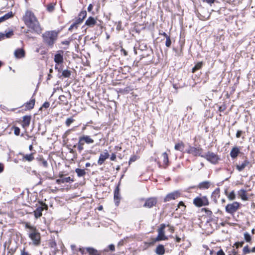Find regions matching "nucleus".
Listing matches in <instances>:
<instances>
[{
    "mask_svg": "<svg viewBox=\"0 0 255 255\" xmlns=\"http://www.w3.org/2000/svg\"><path fill=\"white\" fill-rule=\"evenodd\" d=\"M58 33L59 32L55 30L45 32L42 34L43 42L50 47H52L57 39Z\"/></svg>",
    "mask_w": 255,
    "mask_h": 255,
    "instance_id": "nucleus-1",
    "label": "nucleus"
},
{
    "mask_svg": "<svg viewBox=\"0 0 255 255\" xmlns=\"http://www.w3.org/2000/svg\"><path fill=\"white\" fill-rule=\"evenodd\" d=\"M202 157L206 159L213 164H218L219 160H220V157L217 154L210 151L202 155Z\"/></svg>",
    "mask_w": 255,
    "mask_h": 255,
    "instance_id": "nucleus-2",
    "label": "nucleus"
},
{
    "mask_svg": "<svg viewBox=\"0 0 255 255\" xmlns=\"http://www.w3.org/2000/svg\"><path fill=\"white\" fill-rule=\"evenodd\" d=\"M22 20L25 24L27 26L28 29L26 32L28 33L32 29V12L30 10H27L22 16Z\"/></svg>",
    "mask_w": 255,
    "mask_h": 255,
    "instance_id": "nucleus-3",
    "label": "nucleus"
},
{
    "mask_svg": "<svg viewBox=\"0 0 255 255\" xmlns=\"http://www.w3.org/2000/svg\"><path fill=\"white\" fill-rule=\"evenodd\" d=\"M240 203L234 202L232 204H229L226 206V211L231 214H234L239 208Z\"/></svg>",
    "mask_w": 255,
    "mask_h": 255,
    "instance_id": "nucleus-4",
    "label": "nucleus"
},
{
    "mask_svg": "<svg viewBox=\"0 0 255 255\" xmlns=\"http://www.w3.org/2000/svg\"><path fill=\"white\" fill-rule=\"evenodd\" d=\"M193 203L197 207H201L208 205L209 202L207 198L205 196H204L202 198H195L194 199Z\"/></svg>",
    "mask_w": 255,
    "mask_h": 255,
    "instance_id": "nucleus-5",
    "label": "nucleus"
},
{
    "mask_svg": "<svg viewBox=\"0 0 255 255\" xmlns=\"http://www.w3.org/2000/svg\"><path fill=\"white\" fill-rule=\"evenodd\" d=\"M43 28L36 17L33 14V32L39 34L41 33Z\"/></svg>",
    "mask_w": 255,
    "mask_h": 255,
    "instance_id": "nucleus-6",
    "label": "nucleus"
},
{
    "mask_svg": "<svg viewBox=\"0 0 255 255\" xmlns=\"http://www.w3.org/2000/svg\"><path fill=\"white\" fill-rule=\"evenodd\" d=\"M166 227L165 224H161L158 230V236L156 238V241H164L167 239V238L164 235V229Z\"/></svg>",
    "mask_w": 255,
    "mask_h": 255,
    "instance_id": "nucleus-7",
    "label": "nucleus"
},
{
    "mask_svg": "<svg viewBox=\"0 0 255 255\" xmlns=\"http://www.w3.org/2000/svg\"><path fill=\"white\" fill-rule=\"evenodd\" d=\"M180 193L178 191H175L168 194L164 198V202H166L171 200H175L180 196Z\"/></svg>",
    "mask_w": 255,
    "mask_h": 255,
    "instance_id": "nucleus-8",
    "label": "nucleus"
},
{
    "mask_svg": "<svg viewBox=\"0 0 255 255\" xmlns=\"http://www.w3.org/2000/svg\"><path fill=\"white\" fill-rule=\"evenodd\" d=\"M157 202L156 198L151 197L147 199L143 205L144 207L151 208L155 206Z\"/></svg>",
    "mask_w": 255,
    "mask_h": 255,
    "instance_id": "nucleus-9",
    "label": "nucleus"
},
{
    "mask_svg": "<svg viewBox=\"0 0 255 255\" xmlns=\"http://www.w3.org/2000/svg\"><path fill=\"white\" fill-rule=\"evenodd\" d=\"M63 54L64 51L62 50H59L57 53L54 55V61L57 64H60L63 63Z\"/></svg>",
    "mask_w": 255,
    "mask_h": 255,
    "instance_id": "nucleus-10",
    "label": "nucleus"
},
{
    "mask_svg": "<svg viewBox=\"0 0 255 255\" xmlns=\"http://www.w3.org/2000/svg\"><path fill=\"white\" fill-rule=\"evenodd\" d=\"M202 148H196L193 146H190L187 150V152L192 154L194 156H199L202 157L201 152Z\"/></svg>",
    "mask_w": 255,
    "mask_h": 255,
    "instance_id": "nucleus-11",
    "label": "nucleus"
},
{
    "mask_svg": "<svg viewBox=\"0 0 255 255\" xmlns=\"http://www.w3.org/2000/svg\"><path fill=\"white\" fill-rule=\"evenodd\" d=\"M40 243V235L33 227V244L38 245Z\"/></svg>",
    "mask_w": 255,
    "mask_h": 255,
    "instance_id": "nucleus-12",
    "label": "nucleus"
},
{
    "mask_svg": "<svg viewBox=\"0 0 255 255\" xmlns=\"http://www.w3.org/2000/svg\"><path fill=\"white\" fill-rule=\"evenodd\" d=\"M109 154L107 150H105L104 152L101 153L100 155L99 158L98 160V164L100 165H102L105 161L109 157Z\"/></svg>",
    "mask_w": 255,
    "mask_h": 255,
    "instance_id": "nucleus-13",
    "label": "nucleus"
},
{
    "mask_svg": "<svg viewBox=\"0 0 255 255\" xmlns=\"http://www.w3.org/2000/svg\"><path fill=\"white\" fill-rule=\"evenodd\" d=\"M47 208L46 206H44L43 204H40L36 209L34 211V216L36 218H38L42 216V212L44 209Z\"/></svg>",
    "mask_w": 255,
    "mask_h": 255,
    "instance_id": "nucleus-14",
    "label": "nucleus"
},
{
    "mask_svg": "<svg viewBox=\"0 0 255 255\" xmlns=\"http://www.w3.org/2000/svg\"><path fill=\"white\" fill-rule=\"evenodd\" d=\"M120 200V188L119 186H117L114 191V201L116 206L119 205Z\"/></svg>",
    "mask_w": 255,
    "mask_h": 255,
    "instance_id": "nucleus-15",
    "label": "nucleus"
},
{
    "mask_svg": "<svg viewBox=\"0 0 255 255\" xmlns=\"http://www.w3.org/2000/svg\"><path fill=\"white\" fill-rule=\"evenodd\" d=\"M74 180L70 177H64L63 175L60 176V178L56 180V182L58 184L64 183H71Z\"/></svg>",
    "mask_w": 255,
    "mask_h": 255,
    "instance_id": "nucleus-16",
    "label": "nucleus"
},
{
    "mask_svg": "<svg viewBox=\"0 0 255 255\" xmlns=\"http://www.w3.org/2000/svg\"><path fill=\"white\" fill-rule=\"evenodd\" d=\"M97 24L96 18L94 17L90 16L86 20L85 25L90 27H93Z\"/></svg>",
    "mask_w": 255,
    "mask_h": 255,
    "instance_id": "nucleus-17",
    "label": "nucleus"
},
{
    "mask_svg": "<svg viewBox=\"0 0 255 255\" xmlns=\"http://www.w3.org/2000/svg\"><path fill=\"white\" fill-rule=\"evenodd\" d=\"M79 139L84 143L91 144L94 143V140L89 135H83L79 137Z\"/></svg>",
    "mask_w": 255,
    "mask_h": 255,
    "instance_id": "nucleus-18",
    "label": "nucleus"
},
{
    "mask_svg": "<svg viewBox=\"0 0 255 255\" xmlns=\"http://www.w3.org/2000/svg\"><path fill=\"white\" fill-rule=\"evenodd\" d=\"M14 55L16 58L19 59L24 57L25 52L23 49L18 48L14 52Z\"/></svg>",
    "mask_w": 255,
    "mask_h": 255,
    "instance_id": "nucleus-19",
    "label": "nucleus"
},
{
    "mask_svg": "<svg viewBox=\"0 0 255 255\" xmlns=\"http://www.w3.org/2000/svg\"><path fill=\"white\" fill-rule=\"evenodd\" d=\"M240 152V147L235 146L232 149L230 152V156L232 158L235 159L238 156Z\"/></svg>",
    "mask_w": 255,
    "mask_h": 255,
    "instance_id": "nucleus-20",
    "label": "nucleus"
},
{
    "mask_svg": "<svg viewBox=\"0 0 255 255\" xmlns=\"http://www.w3.org/2000/svg\"><path fill=\"white\" fill-rule=\"evenodd\" d=\"M250 162L248 160L246 159L241 165H237L236 168L239 171L243 170L249 164Z\"/></svg>",
    "mask_w": 255,
    "mask_h": 255,
    "instance_id": "nucleus-21",
    "label": "nucleus"
},
{
    "mask_svg": "<svg viewBox=\"0 0 255 255\" xmlns=\"http://www.w3.org/2000/svg\"><path fill=\"white\" fill-rule=\"evenodd\" d=\"M19 154V155L22 156V158L21 159V160L22 161H27L30 162V161H32V153H30L29 154H25L24 153L20 152Z\"/></svg>",
    "mask_w": 255,
    "mask_h": 255,
    "instance_id": "nucleus-22",
    "label": "nucleus"
},
{
    "mask_svg": "<svg viewBox=\"0 0 255 255\" xmlns=\"http://www.w3.org/2000/svg\"><path fill=\"white\" fill-rule=\"evenodd\" d=\"M155 253L158 255H163L165 253L164 246L162 245H158L156 248Z\"/></svg>",
    "mask_w": 255,
    "mask_h": 255,
    "instance_id": "nucleus-23",
    "label": "nucleus"
},
{
    "mask_svg": "<svg viewBox=\"0 0 255 255\" xmlns=\"http://www.w3.org/2000/svg\"><path fill=\"white\" fill-rule=\"evenodd\" d=\"M13 16L12 12L11 11L8 12L5 14L4 15L0 17V23L5 20L9 19Z\"/></svg>",
    "mask_w": 255,
    "mask_h": 255,
    "instance_id": "nucleus-24",
    "label": "nucleus"
},
{
    "mask_svg": "<svg viewBox=\"0 0 255 255\" xmlns=\"http://www.w3.org/2000/svg\"><path fill=\"white\" fill-rule=\"evenodd\" d=\"M30 116H24L23 117L22 126L23 127H28L30 122Z\"/></svg>",
    "mask_w": 255,
    "mask_h": 255,
    "instance_id": "nucleus-25",
    "label": "nucleus"
},
{
    "mask_svg": "<svg viewBox=\"0 0 255 255\" xmlns=\"http://www.w3.org/2000/svg\"><path fill=\"white\" fill-rule=\"evenodd\" d=\"M238 195L243 200L246 201L248 200V197L246 195V191L244 189H241L238 192Z\"/></svg>",
    "mask_w": 255,
    "mask_h": 255,
    "instance_id": "nucleus-26",
    "label": "nucleus"
},
{
    "mask_svg": "<svg viewBox=\"0 0 255 255\" xmlns=\"http://www.w3.org/2000/svg\"><path fill=\"white\" fill-rule=\"evenodd\" d=\"M86 251L90 254V255H101L98 253V251L96 250L93 248H86Z\"/></svg>",
    "mask_w": 255,
    "mask_h": 255,
    "instance_id": "nucleus-27",
    "label": "nucleus"
},
{
    "mask_svg": "<svg viewBox=\"0 0 255 255\" xmlns=\"http://www.w3.org/2000/svg\"><path fill=\"white\" fill-rule=\"evenodd\" d=\"M184 147V144L182 142L177 143L175 145L174 148L177 150L183 151Z\"/></svg>",
    "mask_w": 255,
    "mask_h": 255,
    "instance_id": "nucleus-28",
    "label": "nucleus"
},
{
    "mask_svg": "<svg viewBox=\"0 0 255 255\" xmlns=\"http://www.w3.org/2000/svg\"><path fill=\"white\" fill-rule=\"evenodd\" d=\"M75 172L77 174V176L78 177L84 176L86 174V171L84 169L76 168L75 169Z\"/></svg>",
    "mask_w": 255,
    "mask_h": 255,
    "instance_id": "nucleus-29",
    "label": "nucleus"
},
{
    "mask_svg": "<svg viewBox=\"0 0 255 255\" xmlns=\"http://www.w3.org/2000/svg\"><path fill=\"white\" fill-rule=\"evenodd\" d=\"M210 186V182L208 181H204L201 182L199 185V187L201 189H208Z\"/></svg>",
    "mask_w": 255,
    "mask_h": 255,
    "instance_id": "nucleus-30",
    "label": "nucleus"
},
{
    "mask_svg": "<svg viewBox=\"0 0 255 255\" xmlns=\"http://www.w3.org/2000/svg\"><path fill=\"white\" fill-rule=\"evenodd\" d=\"M202 66H203V62H198L195 65V66L194 67H193L192 70V72L193 73L195 72V71H196L197 70H199L200 69H201L202 68Z\"/></svg>",
    "mask_w": 255,
    "mask_h": 255,
    "instance_id": "nucleus-31",
    "label": "nucleus"
},
{
    "mask_svg": "<svg viewBox=\"0 0 255 255\" xmlns=\"http://www.w3.org/2000/svg\"><path fill=\"white\" fill-rule=\"evenodd\" d=\"M71 74V72L68 70H64L62 71V76L65 78H69Z\"/></svg>",
    "mask_w": 255,
    "mask_h": 255,
    "instance_id": "nucleus-32",
    "label": "nucleus"
},
{
    "mask_svg": "<svg viewBox=\"0 0 255 255\" xmlns=\"http://www.w3.org/2000/svg\"><path fill=\"white\" fill-rule=\"evenodd\" d=\"M84 145V143L82 142L81 140L79 139V141L77 144V148L78 151L81 152L83 150V145Z\"/></svg>",
    "mask_w": 255,
    "mask_h": 255,
    "instance_id": "nucleus-33",
    "label": "nucleus"
},
{
    "mask_svg": "<svg viewBox=\"0 0 255 255\" xmlns=\"http://www.w3.org/2000/svg\"><path fill=\"white\" fill-rule=\"evenodd\" d=\"M162 156L163 158V162L166 164V165H167L168 163V155L166 152H164L162 153Z\"/></svg>",
    "mask_w": 255,
    "mask_h": 255,
    "instance_id": "nucleus-34",
    "label": "nucleus"
},
{
    "mask_svg": "<svg viewBox=\"0 0 255 255\" xmlns=\"http://www.w3.org/2000/svg\"><path fill=\"white\" fill-rule=\"evenodd\" d=\"M87 16V12L86 10L82 11L79 14L78 16L82 19V20H84Z\"/></svg>",
    "mask_w": 255,
    "mask_h": 255,
    "instance_id": "nucleus-35",
    "label": "nucleus"
},
{
    "mask_svg": "<svg viewBox=\"0 0 255 255\" xmlns=\"http://www.w3.org/2000/svg\"><path fill=\"white\" fill-rule=\"evenodd\" d=\"M228 197L230 200H235L236 198L235 192L234 191H232L231 192H230L229 194L228 195Z\"/></svg>",
    "mask_w": 255,
    "mask_h": 255,
    "instance_id": "nucleus-36",
    "label": "nucleus"
},
{
    "mask_svg": "<svg viewBox=\"0 0 255 255\" xmlns=\"http://www.w3.org/2000/svg\"><path fill=\"white\" fill-rule=\"evenodd\" d=\"M178 208L180 209L181 211H184L185 210L186 206L182 201H180L178 204Z\"/></svg>",
    "mask_w": 255,
    "mask_h": 255,
    "instance_id": "nucleus-37",
    "label": "nucleus"
},
{
    "mask_svg": "<svg viewBox=\"0 0 255 255\" xmlns=\"http://www.w3.org/2000/svg\"><path fill=\"white\" fill-rule=\"evenodd\" d=\"M74 121V120L72 118H68L65 124L67 127H69L70 125Z\"/></svg>",
    "mask_w": 255,
    "mask_h": 255,
    "instance_id": "nucleus-38",
    "label": "nucleus"
},
{
    "mask_svg": "<svg viewBox=\"0 0 255 255\" xmlns=\"http://www.w3.org/2000/svg\"><path fill=\"white\" fill-rule=\"evenodd\" d=\"M244 238H245V240L247 242H250L252 239L250 235L247 232H246L244 234Z\"/></svg>",
    "mask_w": 255,
    "mask_h": 255,
    "instance_id": "nucleus-39",
    "label": "nucleus"
},
{
    "mask_svg": "<svg viewBox=\"0 0 255 255\" xmlns=\"http://www.w3.org/2000/svg\"><path fill=\"white\" fill-rule=\"evenodd\" d=\"M54 5L55 4H53L52 3L49 4L47 6V9L49 12H52L54 9Z\"/></svg>",
    "mask_w": 255,
    "mask_h": 255,
    "instance_id": "nucleus-40",
    "label": "nucleus"
},
{
    "mask_svg": "<svg viewBox=\"0 0 255 255\" xmlns=\"http://www.w3.org/2000/svg\"><path fill=\"white\" fill-rule=\"evenodd\" d=\"M171 44V41L170 39V36L167 37V38H166L165 45L166 47H170Z\"/></svg>",
    "mask_w": 255,
    "mask_h": 255,
    "instance_id": "nucleus-41",
    "label": "nucleus"
},
{
    "mask_svg": "<svg viewBox=\"0 0 255 255\" xmlns=\"http://www.w3.org/2000/svg\"><path fill=\"white\" fill-rule=\"evenodd\" d=\"M243 252L244 255H246V254H249L250 253H251V251L249 249V247L248 246H246L244 248Z\"/></svg>",
    "mask_w": 255,
    "mask_h": 255,
    "instance_id": "nucleus-42",
    "label": "nucleus"
},
{
    "mask_svg": "<svg viewBox=\"0 0 255 255\" xmlns=\"http://www.w3.org/2000/svg\"><path fill=\"white\" fill-rule=\"evenodd\" d=\"M13 35V31L10 30L7 32H6L5 34H4V37H5L6 38H9Z\"/></svg>",
    "mask_w": 255,
    "mask_h": 255,
    "instance_id": "nucleus-43",
    "label": "nucleus"
},
{
    "mask_svg": "<svg viewBox=\"0 0 255 255\" xmlns=\"http://www.w3.org/2000/svg\"><path fill=\"white\" fill-rule=\"evenodd\" d=\"M39 161H40V163L42 164V165L44 166V167H47V162L46 160H44L42 158H40L39 159Z\"/></svg>",
    "mask_w": 255,
    "mask_h": 255,
    "instance_id": "nucleus-44",
    "label": "nucleus"
},
{
    "mask_svg": "<svg viewBox=\"0 0 255 255\" xmlns=\"http://www.w3.org/2000/svg\"><path fill=\"white\" fill-rule=\"evenodd\" d=\"M137 159V156L136 155H132L129 159V164L131 162L135 161Z\"/></svg>",
    "mask_w": 255,
    "mask_h": 255,
    "instance_id": "nucleus-45",
    "label": "nucleus"
},
{
    "mask_svg": "<svg viewBox=\"0 0 255 255\" xmlns=\"http://www.w3.org/2000/svg\"><path fill=\"white\" fill-rule=\"evenodd\" d=\"M49 106H50L49 103L48 102H45V103H44L42 106L41 107H40V110H41L43 108L47 109L49 107Z\"/></svg>",
    "mask_w": 255,
    "mask_h": 255,
    "instance_id": "nucleus-46",
    "label": "nucleus"
},
{
    "mask_svg": "<svg viewBox=\"0 0 255 255\" xmlns=\"http://www.w3.org/2000/svg\"><path fill=\"white\" fill-rule=\"evenodd\" d=\"M78 26L75 23H73L69 28L68 30L69 31H71L73 29H77Z\"/></svg>",
    "mask_w": 255,
    "mask_h": 255,
    "instance_id": "nucleus-47",
    "label": "nucleus"
},
{
    "mask_svg": "<svg viewBox=\"0 0 255 255\" xmlns=\"http://www.w3.org/2000/svg\"><path fill=\"white\" fill-rule=\"evenodd\" d=\"M14 133L15 135H18L20 133V129L17 127H14Z\"/></svg>",
    "mask_w": 255,
    "mask_h": 255,
    "instance_id": "nucleus-48",
    "label": "nucleus"
},
{
    "mask_svg": "<svg viewBox=\"0 0 255 255\" xmlns=\"http://www.w3.org/2000/svg\"><path fill=\"white\" fill-rule=\"evenodd\" d=\"M31 102H32V100L30 99L29 100V102L26 103L25 107L27 109H28L29 110L32 109Z\"/></svg>",
    "mask_w": 255,
    "mask_h": 255,
    "instance_id": "nucleus-49",
    "label": "nucleus"
},
{
    "mask_svg": "<svg viewBox=\"0 0 255 255\" xmlns=\"http://www.w3.org/2000/svg\"><path fill=\"white\" fill-rule=\"evenodd\" d=\"M83 20H82L81 18L78 16V18L75 20L74 23L78 26V24L82 23Z\"/></svg>",
    "mask_w": 255,
    "mask_h": 255,
    "instance_id": "nucleus-50",
    "label": "nucleus"
},
{
    "mask_svg": "<svg viewBox=\"0 0 255 255\" xmlns=\"http://www.w3.org/2000/svg\"><path fill=\"white\" fill-rule=\"evenodd\" d=\"M244 243V242H237L235 243V246H236V248L241 247L243 246Z\"/></svg>",
    "mask_w": 255,
    "mask_h": 255,
    "instance_id": "nucleus-51",
    "label": "nucleus"
},
{
    "mask_svg": "<svg viewBox=\"0 0 255 255\" xmlns=\"http://www.w3.org/2000/svg\"><path fill=\"white\" fill-rule=\"evenodd\" d=\"M78 251H79L82 255H83L85 254V250H86V248H79L78 249Z\"/></svg>",
    "mask_w": 255,
    "mask_h": 255,
    "instance_id": "nucleus-52",
    "label": "nucleus"
},
{
    "mask_svg": "<svg viewBox=\"0 0 255 255\" xmlns=\"http://www.w3.org/2000/svg\"><path fill=\"white\" fill-rule=\"evenodd\" d=\"M243 133V131L242 130H239L237 131L236 133V137L237 138H239L241 137V134Z\"/></svg>",
    "mask_w": 255,
    "mask_h": 255,
    "instance_id": "nucleus-53",
    "label": "nucleus"
},
{
    "mask_svg": "<svg viewBox=\"0 0 255 255\" xmlns=\"http://www.w3.org/2000/svg\"><path fill=\"white\" fill-rule=\"evenodd\" d=\"M203 2H205L207 3L211 4L212 3L214 2L215 0H203Z\"/></svg>",
    "mask_w": 255,
    "mask_h": 255,
    "instance_id": "nucleus-54",
    "label": "nucleus"
},
{
    "mask_svg": "<svg viewBox=\"0 0 255 255\" xmlns=\"http://www.w3.org/2000/svg\"><path fill=\"white\" fill-rule=\"evenodd\" d=\"M93 8V5L92 4H90L88 6V11L89 12H91Z\"/></svg>",
    "mask_w": 255,
    "mask_h": 255,
    "instance_id": "nucleus-55",
    "label": "nucleus"
},
{
    "mask_svg": "<svg viewBox=\"0 0 255 255\" xmlns=\"http://www.w3.org/2000/svg\"><path fill=\"white\" fill-rule=\"evenodd\" d=\"M71 248L73 252H77L78 250V249H76V247L74 245H71Z\"/></svg>",
    "mask_w": 255,
    "mask_h": 255,
    "instance_id": "nucleus-56",
    "label": "nucleus"
},
{
    "mask_svg": "<svg viewBox=\"0 0 255 255\" xmlns=\"http://www.w3.org/2000/svg\"><path fill=\"white\" fill-rule=\"evenodd\" d=\"M217 255H225V254L223 251L221 249L217 253Z\"/></svg>",
    "mask_w": 255,
    "mask_h": 255,
    "instance_id": "nucleus-57",
    "label": "nucleus"
},
{
    "mask_svg": "<svg viewBox=\"0 0 255 255\" xmlns=\"http://www.w3.org/2000/svg\"><path fill=\"white\" fill-rule=\"evenodd\" d=\"M116 158V155L115 153H112V154L111 155V156L110 157V159L112 161H114L115 160Z\"/></svg>",
    "mask_w": 255,
    "mask_h": 255,
    "instance_id": "nucleus-58",
    "label": "nucleus"
},
{
    "mask_svg": "<svg viewBox=\"0 0 255 255\" xmlns=\"http://www.w3.org/2000/svg\"><path fill=\"white\" fill-rule=\"evenodd\" d=\"M109 248L112 251H114L115 250V246L113 244L109 245Z\"/></svg>",
    "mask_w": 255,
    "mask_h": 255,
    "instance_id": "nucleus-59",
    "label": "nucleus"
},
{
    "mask_svg": "<svg viewBox=\"0 0 255 255\" xmlns=\"http://www.w3.org/2000/svg\"><path fill=\"white\" fill-rule=\"evenodd\" d=\"M59 99L61 101H64L65 99H66V97L65 96H64V95H61L59 96Z\"/></svg>",
    "mask_w": 255,
    "mask_h": 255,
    "instance_id": "nucleus-60",
    "label": "nucleus"
},
{
    "mask_svg": "<svg viewBox=\"0 0 255 255\" xmlns=\"http://www.w3.org/2000/svg\"><path fill=\"white\" fill-rule=\"evenodd\" d=\"M69 43H70L69 41H67V40L63 41L61 42V43L63 45H68L69 44Z\"/></svg>",
    "mask_w": 255,
    "mask_h": 255,
    "instance_id": "nucleus-61",
    "label": "nucleus"
},
{
    "mask_svg": "<svg viewBox=\"0 0 255 255\" xmlns=\"http://www.w3.org/2000/svg\"><path fill=\"white\" fill-rule=\"evenodd\" d=\"M160 35H163L165 38H167V37H169V36L165 32H163L162 33H159Z\"/></svg>",
    "mask_w": 255,
    "mask_h": 255,
    "instance_id": "nucleus-62",
    "label": "nucleus"
},
{
    "mask_svg": "<svg viewBox=\"0 0 255 255\" xmlns=\"http://www.w3.org/2000/svg\"><path fill=\"white\" fill-rule=\"evenodd\" d=\"M3 168H4L3 165L1 163H0V173L2 172L3 171Z\"/></svg>",
    "mask_w": 255,
    "mask_h": 255,
    "instance_id": "nucleus-63",
    "label": "nucleus"
},
{
    "mask_svg": "<svg viewBox=\"0 0 255 255\" xmlns=\"http://www.w3.org/2000/svg\"><path fill=\"white\" fill-rule=\"evenodd\" d=\"M122 51L123 52L124 55L125 56H127V55H128V52H127L126 50H125V49H122Z\"/></svg>",
    "mask_w": 255,
    "mask_h": 255,
    "instance_id": "nucleus-64",
    "label": "nucleus"
}]
</instances>
